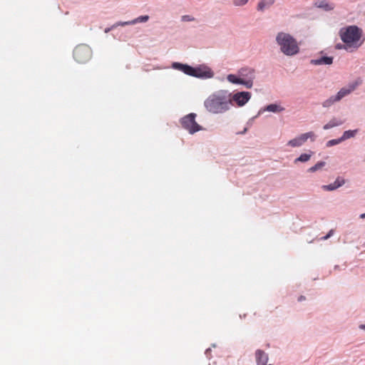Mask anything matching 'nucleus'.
I'll return each mask as SVG.
<instances>
[{
	"label": "nucleus",
	"instance_id": "27",
	"mask_svg": "<svg viewBox=\"0 0 365 365\" xmlns=\"http://www.w3.org/2000/svg\"><path fill=\"white\" fill-rule=\"evenodd\" d=\"M249 0H232L233 4L235 6H242L245 5Z\"/></svg>",
	"mask_w": 365,
	"mask_h": 365
},
{
	"label": "nucleus",
	"instance_id": "32",
	"mask_svg": "<svg viewBox=\"0 0 365 365\" xmlns=\"http://www.w3.org/2000/svg\"><path fill=\"white\" fill-rule=\"evenodd\" d=\"M333 234V230H330L329 232L323 237L324 240H327L329 237H330Z\"/></svg>",
	"mask_w": 365,
	"mask_h": 365
},
{
	"label": "nucleus",
	"instance_id": "13",
	"mask_svg": "<svg viewBox=\"0 0 365 365\" xmlns=\"http://www.w3.org/2000/svg\"><path fill=\"white\" fill-rule=\"evenodd\" d=\"M255 359L257 365H267L269 356L263 350L257 349L255 351Z\"/></svg>",
	"mask_w": 365,
	"mask_h": 365
},
{
	"label": "nucleus",
	"instance_id": "14",
	"mask_svg": "<svg viewBox=\"0 0 365 365\" xmlns=\"http://www.w3.org/2000/svg\"><path fill=\"white\" fill-rule=\"evenodd\" d=\"M333 57L331 56H321L317 58L312 59L310 63L312 65H331L333 63Z\"/></svg>",
	"mask_w": 365,
	"mask_h": 365
},
{
	"label": "nucleus",
	"instance_id": "15",
	"mask_svg": "<svg viewBox=\"0 0 365 365\" xmlns=\"http://www.w3.org/2000/svg\"><path fill=\"white\" fill-rule=\"evenodd\" d=\"M275 2V0H259L257 9L259 11H264L266 9H269Z\"/></svg>",
	"mask_w": 365,
	"mask_h": 365
},
{
	"label": "nucleus",
	"instance_id": "2",
	"mask_svg": "<svg viewBox=\"0 0 365 365\" xmlns=\"http://www.w3.org/2000/svg\"><path fill=\"white\" fill-rule=\"evenodd\" d=\"M171 67L187 76L203 80L212 78L215 76V73L211 68L205 63L193 67L186 63L173 62Z\"/></svg>",
	"mask_w": 365,
	"mask_h": 365
},
{
	"label": "nucleus",
	"instance_id": "34",
	"mask_svg": "<svg viewBox=\"0 0 365 365\" xmlns=\"http://www.w3.org/2000/svg\"><path fill=\"white\" fill-rule=\"evenodd\" d=\"M359 329L365 331V324H360Z\"/></svg>",
	"mask_w": 365,
	"mask_h": 365
},
{
	"label": "nucleus",
	"instance_id": "22",
	"mask_svg": "<svg viewBox=\"0 0 365 365\" xmlns=\"http://www.w3.org/2000/svg\"><path fill=\"white\" fill-rule=\"evenodd\" d=\"M358 133V130H348L344 132L343 135L341 136V140L343 141L349 139L351 138H354L356 134Z\"/></svg>",
	"mask_w": 365,
	"mask_h": 365
},
{
	"label": "nucleus",
	"instance_id": "21",
	"mask_svg": "<svg viewBox=\"0 0 365 365\" xmlns=\"http://www.w3.org/2000/svg\"><path fill=\"white\" fill-rule=\"evenodd\" d=\"M339 101H340L339 100V98H336V95H334V96H330L329 98L325 100L322 103V105L324 108H329L332 105H334L335 103L339 102Z\"/></svg>",
	"mask_w": 365,
	"mask_h": 365
},
{
	"label": "nucleus",
	"instance_id": "31",
	"mask_svg": "<svg viewBox=\"0 0 365 365\" xmlns=\"http://www.w3.org/2000/svg\"><path fill=\"white\" fill-rule=\"evenodd\" d=\"M248 130V127H245L243 130L240 131V132H238L237 133V135H244L245 134Z\"/></svg>",
	"mask_w": 365,
	"mask_h": 365
},
{
	"label": "nucleus",
	"instance_id": "9",
	"mask_svg": "<svg viewBox=\"0 0 365 365\" xmlns=\"http://www.w3.org/2000/svg\"><path fill=\"white\" fill-rule=\"evenodd\" d=\"M309 138H310L312 142L315 140L316 135L314 132L310 131L308 133H302L299 136L289 140L287 145L292 148H298L304 145Z\"/></svg>",
	"mask_w": 365,
	"mask_h": 365
},
{
	"label": "nucleus",
	"instance_id": "11",
	"mask_svg": "<svg viewBox=\"0 0 365 365\" xmlns=\"http://www.w3.org/2000/svg\"><path fill=\"white\" fill-rule=\"evenodd\" d=\"M314 5L315 7L321 9L324 11H330L335 8V4L327 0H316Z\"/></svg>",
	"mask_w": 365,
	"mask_h": 365
},
{
	"label": "nucleus",
	"instance_id": "4",
	"mask_svg": "<svg viewBox=\"0 0 365 365\" xmlns=\"http://www.w3.org/2000/svg\"><path fill=\"white\" fill-rule=\"evenodd\" d=\"M362 33V30L359 27L353 25L341 29L339 36L346 46L357 49L363 43V41L360 42Z\"/></svg>",
	"mask_w": 365,
	"mask_h": 365
},
{
	"label": "nucleus",
	"instance_id": "7",
	"mask_svg": "<svg viewBox=\"0 0 365 365\" xmlns=\"http://www.w3.org/2000/svg\"><path fill=\"white\" fill-rule=\"evenodd\" d=\"M91 49L88 46L81 44L76 46L73 50V58L77 62L83 63L91 58Z\"/></svg>",
	"mask_w": 365,
	"mask_h": 365
},
{
	"label": "nucleus",
	"instance_id": "26",
	"mask_svg": "<svg viewBox=\"0 0 365 365\" xmlns=\"http://www.w3.org/2000/svg\"><path fill=\"white\" fill-rule=\"evenodd\" d=\"M124 21H118L115 24H114L113 26H111L110 27H108V28H106L105 30H104V32L105 33H108L110 32L111 30L115 29L116 27L119 26H122L121 24H123Z\"/></svg>",
	"mask_w": 365,
	"mask_h": 365
},
{
	"label": "nucleus",
	"instance_id": "19",
	"mask_svg": "<svg viewBox=\"0 0 365 365\" xmlns=\"http://www.w3.org/2000/svg\"><path fill=\"white\" fill-rule=\"evenodd\" d=\"M342 123H343V121H341V120H338V119L334 118L330 120L327 124H325L323 126V129L324 130H329V129L332 128L334 127L341 125Z\"/></svg>",
	"mask_w": 365,
	"mask_h": 365
},
{
	"label": "nucleus",
	"instance_id": "8",
	"mask_svg": "<svg viewBox=\"0 0 365 365\" xmlns=\"http://www.w3.org/2000/svg\"><path fill=\"white\" fill-rule=\"evenodd\" d=\"M238 74L242 80L243 86L247 88L253 86V81L255 78V70L250 67H243L238 71Z\"/></svg>",
	"mask_w": 365,
	"mask_h": 365
},
{
	"label": "nucleus",
	"instance_id": "10",
	"mask_svg": "<svg viewBox=\"0 0 365 365\" xmlns=\"http://www.w3.org/2000/svg\"><path fill=\"white\" fill-rule=\"evenodd\" d=\"M360 84L361 81H355L349 83L346 87L341 88L336 94V98H339V101H341L343 98L347 96L351 92H353Z\"/></svg>",
	"mask_w": 365,
	"mask_h": 365
},
{
	"label": "nucleus",
	"instance_id": "36",
	"mask_svg": "<svg viewBox=\"0 0 365 365\" xmlns=\"http://www.w3.org/2000/svg\"><path fill=\"white\" fill-rule=\"evenodd\" d=\"M339 269V265H335L334 267V269L336 270V269Z\"/></svg>",
	"mask_w": 365,
	"mask_h": 365
},
{
	"label": "nucleus",
	"instance_id": "29",
	"mask_svg": "<svg viewBox=\"0 0 365 365\" xmlns=\"http://www.w3.org/2000/svg\"><path fill=\"white\" fill-rule=\"evenodd\" d=\"M194 17L190 16V15H184L181 17V20L182 21H194Z\"/></svg>",
	"mask_w": 365,
	"mask_h": 365
},
{
	"label": "nucleus",
	"instance_id": "20",
	"mask_svg": "<svg viewBox=\"0 0 365 365\" xmlns=\"http://www.w3.org/2000/svg\"><path fill=\"white\" fill-rule=\"evenodd\" d=\"M227 80L233 84H237V85H242L243 82L242 80H241L240 76L237 73V75L235 74H229L227 76Z\"/></svg>",
	"mask_w": 365,
	"mask_h": 365
},
{
	"label": "nucleus",
	"instance_id": "30",
	"mask_svg": "<svg viewBox=\"0 0 365 365\" xmlns=\"http://www.w3.org/2000/svg\"><path fill=\"white\" fill-rule=\"evenodd\" d=\"M211 351H212V350H211V349H210V348L207 349L205 350V356H206L208 359H210V358Z\"/></svg>",
	"mask_w": 365,
	"mask_h": 365
},
{
	"label": "nucleus",
	"instance_id": "28",
	"mask_svg": "<svg viewBox=\"0 0 365 365\" xmlns=\"http://www.w3.org/2000/svg\"><path fill=\"white\" fill-rule=\"evenodd\" d=\"M349 48H351V47L349 46H346V44H345L344 43V44L339 43H336L335 46V48L337 50H341V49L348 50Z\"/></svg>",
	"mask_w": 365,
	"mask_h": 365
},
{
	"label": "nucleus",
	"instance_id": "24",
	"mask_svg": "<svg viewBox=\"0 0 365 365\" xmlns=\"http://www.w3.org/2000/svg\"><path fill=\"white\" fill-rule=\"evenodd\" d=\"M341 142H342V140H341V137H340L339 138L332 139V140L327 141L326 143V146L329 148V147L338 145V144L341 143Z\"/></svg>",
	"mask_w": 365,
	"mask_h": 365
},
{
	"label": "nucleus",
	"instance_id": "25",
	"mask_svg": "<svg viewBox=\"0 0 365 365\" xmlns=\"http://www.w3.org/2000/svg\"><path fill=\"white\" fill-rule=\"evenodd\" d=\"M262 113V110H259L257 115H255L248 120V121L246 123V127H248V129H249L252 125L254 120L256 118H257L259 115H261Z\"/></svg>",
	"mask_w": 365,
	"mask_h": 365
},
{
	"label": "nucleus",
	"instance_id": "16",
	"mask_svg": "<svg viewBox=\"0 0 365 365\" xmlns=\"http://www.w3.org/2000/svg\"><path fill=\"white\" fill-rule=\"evenodd\" d=\"M150 17L148 15L140 16L131 21H124L122 24L123 26L134 25L138 23H145L149 20Z\"/></svg>",
	"mask_w": 365,
	"mask_h": 365
},
{
	"label": "nucleus",
	"instance_id": "23",
	"mask_svg": "<svg viewBox=\"0 0 365 365\" xmlns=\"http://www.w3.org/2000/svg\"><path fill=\"white\" fill-rule=\"evenodd\" d=\"M326 165V163L324 161H319L317 163H316L314 166L309 168L308 169V172L309 173H314L317 171L318 170L321 169Z\"/></svg>",
	"mask_w": 365,
	"mask_h": 365
},
{
	"label": "nucleus",
	"instance_id": "5",
	"mask_svg": "<svg viewBox=\"0 0 365 365\" xmlns=\"http://www.w3.org/2000/svg\"><path fill=\"white\" fill-rule=\"evenodd\" d=\"M196 116L195 113H190L180 119L182 128L187 130L190 134L203 130V128L196 122Z\"/></svg>",
	"mask_w": 365,
	"mask_h": 365
},
{
	"label": "nucleus",
	"instance_id": "18",
	"mask_svg": "<svg viewBox=\"0 0 365 365\" xmlns=\"http://www.w3.org/2000/svg\"><path fill=\"white\" fill-rule=\"evenodd\" d=\"M314 152L312 150H309L308 153H302L294 160V163L297 164L299 162L306 163L310 160Z\"/></svg>",
	"mask_w": 365,
	"mask_h": 365
},
{
	"label": "nucleus",
	"instance_id": "1",
	"mask_svg": "<svg viewBox=\"0 0 365 365\" xmlns=\"http://www.w3.org/2000/svg\"><path fill=\"white\" fill-rule=\"evenodd\" d=\"M207 112L213 115L223 114L230 110V101L227 90H218L204 101Z\"/></svg>",
	"mask_w": 365,
	"mask_h": 365
},
{
	"label": "nucleus",
	"instance_id": "3",
	"mask_svg": "<svg viewBox=\"0 0 365 365\" xmlns=\"http://www.w3.org/2000/svg\"><path fill=\"white\" fill-rule=\"evenodd\" d=\"M275 40L280 51L284 55L292 56L299 53V48L297 40L291 34L283 31L279 32Z\"/></svg>",
	"mask_w": 365,
	"mask_h": 365
},
{
	"label": "nucleus",
	"instance_id": "6",
	"mask_svg": "<svg viewBox=\"0 0 365 365\" xmlns=\"http://www.w3.org/2000/svg\"><path fill=\"white\" fill-rule=\"evenodd\" d=\"M228 94L230 101V108L234 105H236L238 107L244 106L252 97L251 93L248 91H239L235 93H232L228 91Z\"/></svg>",
	"mask_w": 365,
	"mask_h": 365
},
{
	"label": "nucleus",
	"instance_id": "33",
	"mask_svg": "<svg viewBox=\"0 0 365 365\" xmlns=\"http://www.w3.org/2000/svg\"><path fill=\"white\" fill-rule=\"evenodd\" d=\"M305 299H306V297H305L304 296L301 295V296H299V297H298V301H299V302H302V301L305 300Z\"/></svg>",
	"mask_w": 365,
	"mask_h": 365
},
{
	"label": "nucleus",
	"instance_id": "35",
	"mask_svg": "<svg viewBox=\"0 0 365 365\" xmlns=\"http://www.w3.org/2000/svg\"><path fill=\"white\" fill-rule=\"evenodd\" d=\"M359 217H360L361 219H365V212H364V213L361 214V215H359Z\"/></svg>",
	"mask_w": 365,
	"mask_h": 365
},
{
	"label": "nucleus",
	"instance_id": "12",
	"mask_svg": "<svg viewBox=\"0 0 365 365\" xmlns=\"http://www.w3.org/2000/svg\"><path fill=\"white\" fill-rule=\"evenodd\" d=\"M345 184V180L341 177H337L335 181L329 185L322 186V188L326 191H333Z\"/></svg>",
	"mask_w": 365,
	"mask_h": 365
},
{
	"label": "nucleus",
	"instance_id": "17",
	"mask_svg": "<svg viewBox=\"0 0 365 365\" xmlns=\"http://www.w3.org/2000/svg\"><path fill=\"white\" fill-rule=\"evenodd\" d=\"M260 110H262V113L264 111L279 113L284 110V108L276 103H271L265 106L264 108H261Z\"/></svg>",
	"mask_w": 365,
	"mask_h": 365
}]
</instances>
